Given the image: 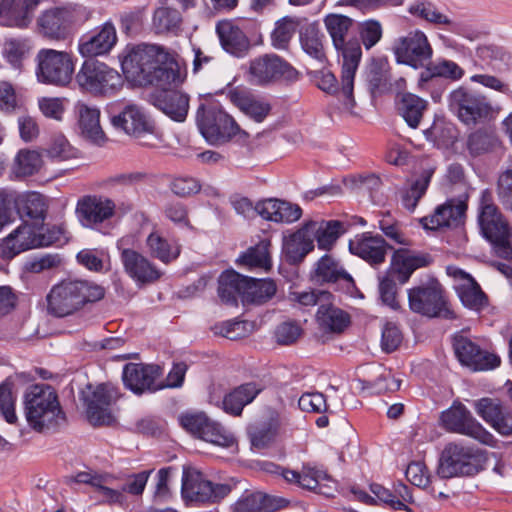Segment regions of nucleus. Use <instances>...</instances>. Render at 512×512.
Wrapping results in <instances>:
<instances>
[{
	"instance_id": "21",
	"label": "nucleus",
	"mask_w": 512,
	"mask_h": 512,
	"mask_svg": "<svg viewBox=\"0 0 512 512\" xmlns=\"http://www.w3.org/2000/svg\"><path fill=\"white\" fill-rule=\"evenodd\" d=\"M118 388L111 384H100L85 397L86 413L93 425L110 424L113 416L110 406L119 398Z\"/></svg>"
},
{
	"instance_id": "43",
	"label": "nucleus",
	"mask_w": 512,
	"mask_h": 512,
	"mask_svg": "<svg viewBox=\"0 0 512 512\" xmlns=\"http://www.w3.org/2000/svg\"><path fill=\"white\" fill-rule=\"evenodd\" d=\"M78 124L81 135L95 144H101L105 135L100 125V110L84 103L77 105Z\"/></svg>"
},
{
	"instance_id": "40",
	"label": "nucleus",
	"mask_w": 512,
	"mask_h": 512,
	"mask_svg": "<svg viewBox=\"0 0 512 512\" xmlns=\"http://www.w3.org/2000/svg\"><path fill=\"white\" fill-rule=\"evenodd\" d=\"M313 226L315 225L305 223L299 230L285 238L283 253L289 263L301 262L314 249L313 238L309 233V228Z\"/></svg>"
},
{
	"instance_id": "31",
	"label": "nucleus",
	"mask_w": 512,
	"mask_h": 512,
	"mask_svg": "<svg viewBox=\"0 0 512 512\" xmlns=\"http://www.w3.org/2000/svg\"><path fill=\"white\" fill-rule=\"evenodd\" d=\"M391 248L380 235L365 232L349 241V250L371 265H379L385 261L387 249Z\"/></svg>"
},
{
	"instance_id": "6",
	"label": "nucleus",
	"mask_w": 512,
	"mask_h": 512,
	"mask_svg": "<svg viewBox=\"0 0 512 512\" xmlns=\"http://www.w3.org/2000/svg\"><path fill=\"white\" fill-rule=\"evenodd\" d=\"M433 262L431 255L427 253H412L407 249L396 250L391 259L390 269L379 283L381 301L396 310L400 307L397 301L398 286L405 284L413 272L419 268L427 267Z\"/></svg>"
},
{
	"instance_id": "44",
	"label": "nucleus",
	"mask_w": 512,
	"mask_h": 512,
	"mask_svg": "<svg viewBox=\"0 0 512 512\" xmlns=\"http://www.w3.org/2000/svg\"><path fill=\"white\" fill-rule=\"evenodd\" d=\"M306 224H314L309 228V233L313 240L317 241V246L322 250H331L338 238L345 232L343 223L338 220L330 221H308Z\"/></svg>"
},
{
	"instance_id": "53",
	"label": "nucleus",
	"mask_w": 512,
	"mask_h": 512,
	"mask_svg": "<svg viewBox=\"0 0 512 512\" xmlns=\"http://www.w3.org/2000/svg\"><path fill=\"white\" fill-rule=\"evenodd\" d=\"M231 512H269L267 496L260 491L245 490L231 506Z\"/></svg>"
},
{
	"instance_id": "18",
	"label": "nucleus",
	"mask_w": 512,
	"mask_h": 512,
	"mask_svg": "<svg viewBox=\"0 0 512 512\" xmlns=\"http://www.w3.org/2000/svg\"><path fill=\"white\" fill-rule=\"evenodd\" d=\"M454 354L458 361L474 371H482L496 368L500 365V358L488 353L463 332H458L452 337Z\"/></svg>"
},
{
	"instance_id": "41",
	"label": "nucleus",
	"mask_w": 512,
	"mask_h": 512,
	"mask_svg": "<svg viewBox=\"0 0 512 512\" xmlns=\"http://www.w3.org/2000/svg\"><path fill=\"white\" fill-rule=\"evenodd\" d=\"M246 285L247 276L226 270L218 278V296L227 305H237L239 298L244 303Z\"/></svg>"
},
{
	"instance_id": "48",
	"label": "nucleus",
	"mask_w": 512,
	"mask_h": 512,
	"mask_svg": "<svg viewBox=\"0 0 512 512\" xmlns=\"http://www.w3.org/2000/svg\"><path fill=\"white\" fill-rule=\"evenodd\" d=\"M276 291L277 286L272 279H256L247 277L244 303L255 305L265 304L275 296Z\"/></svg>"
},
{
	"instance_id": "58",
	"label": "nucleus",
	"mask_w": 512,
	"mask_h": 512,
	"mask_svg": "<svg viewBox=\"0 0 512 512\" xmlns=\"http://www.w3.org/2000/svg\"><path fill=\"white\" fill-rule=\"evenodd\" d=\"M42 165V159L38 152L33 150H20L15 158V172L20 176H31Z\"/></svg>"
},
{
	"instance_id": "19",
	"label": "nucleus",
	"mask_w": 512,
	"mask_h": 512,
	"mask_svg": "<svg viewBox=\"0 0 512 512\" xmlns=\"http://www.w3.org/2000/svg\"><path fill=\"white\" fill-rule=\"evenodd\" d=\"M162 375V368L155 364L127 363L123 367L124 386L136 395L162 390L157 379Z\"/></svg>"
},
{
	"instance_id": "9",
	"label": "nucleus",
	"mask_w": 512,
	"mask_h": 512,
	"mask_svg": "<svg viewBox=\"0 0 512 512\" xmlns=\"http://www.w3.org/2000/svg\"><path fill=\"white\" fill-rule=\"evenodd\" d=\"M232 486L227 483H214L197 469L184 468L181 496L189 505L217 503L227 497Z\"/></svg>"
},
{
	"instance_id": "12",
	"label": "nucleus",
	"mask_w": 512,
	"mask_h": 512,
	"mask_svg": "<svg viewBox=\"0 0 512 512\" xmlns=\"http://www.w3.org/2000/svg\"><path fill=\"white\" fill-rule=\"evenodd\" d=\"M249 81L258 86H269L279 82L294 83L300 73L277 54H264L250 61Z\"/></svg>"
},
{
	"instance_id": "52",
	"label": "nucleus",
	"mask_w": 512,
	"mask_h": 512,
	"mask_svg": "<svg viewBox=\"0 0 512 512\" xmlns=\"http://www.w3.org/2000/svg\"><path fill=\"white\" fill-rule=\"evenodd\" d=\"M433 174V168L424 169L420 176L413 181L409 189L402 193V205L407 210L414 211L419 200L426 193Z\"/></svg>"
},
{
	"instance_id": "63",
	"label": "nucleus",
	"mask_w": 512,
	"mask_h": 512,
	"mask_svg": "<svg viewBox=\"0 0 512 512\" xmlns=\"http://www.w3.org/2000/svg\"><path fill=\"white\" fill-rule=\"evenodd\" d=\"M497 195L503 207L512 211V158L508 168L499 176Z\"/></svg>"
},
{
	"instance_id": "3",
	"label": "nucleus",
	"mask_w": 512,
	"mask_h": 512,
	"mask_svg": "<svg viewBox=\"0 0 512 512\" xmlns=\"http://www.w3.org/2000/svg\"><path fill=\"white\" fill-rule=\"evenodd\" d=\"M24 412L28 425L37 432L55 430L66 420L58 394L48 384H35L27 388Z\"/></svg>"
},
{
	"instance_id": "4",
	"label": "nucleus",
	"mask_w": 512,
	"mask_h": 512,
	"mask_svg": "<svg viewBox=\"0 0 512 512\" xmlns=\"http://www.w3.org/2000/svg\"><path fill=\"white\" fill-rule=\"evenodd\" d=\"M104 296V287L95 282L67 279L52 287L47 295V309L51 315L66 317L88 303L100 301Z\"/></svg>"
},
{
	"instance_id": "39",
	"label": "nucleus",
	"mask_w": 512,
	"mask_h": 512,
	"mask_svg": "<svg viewBox=\"0 0 512 512\" xmlns=\"http://www.w3.org/2000/svg\"><path fill=\"white\" fill-rule=\"evenodd\" d=\"M228 97L235 106L258 123L263 122L271 111L269 102L258 99L243 89L230 90Z\"/></svg>"
},
{
	"instance_id": "37",
	"label": "nucleus",
	"mask_w": 512,
	"mask_h": 512,
	"mask_svg": "<svg viewBox=\"0 0 512 512\" xmlns=\"http://www.w3.org/2000/svg\"><path fill=\"white\" fill-rule=\"evenodd\" d=\"M316 322L324 333L341 334L350 325L351 317L330 299L325 303L321 302L316 313Z\"/></svg>"
},
{
	"instance_id": "59",
	"label": "nucleus",
	"mask_w": 512,
	"mask_h": 512,
	"mask_svg": "<svg viewBox=\"0 0 512 512\" xmlns=\"http://www.w3.org/2000/svg\"><path fill=\"white\" fill-rule=\"evenodd\" d=\"M36 229L39 248L50 245H62L67 241L66 229L62 224L47 225L46 227L43 224H39L36 225Z\"/></svg>"
},
{
	"instance_id": "25",
	"label": "nucleus",
	"mask_w": 512,
	"mask_h": 512,
	"mask_svg": "<svg viewBox=\"0 0 512 512\" xmlns=\"http://www.w3.org/2000/svg\"><path fill=\"white\" fill-rule=\"evenodd\" d=\"M120 250L121 262L125 272L134 280L141 283H150L161 277L157 267L139 252L125 247V239L117 242Z\"/></svg>"
},
{
	"instance_id": "23",
	"label": "nucleus",
	"mask_w": 512,
	"mask_h": 512,
	"mask_svg": "<svg viewBox=\"0 0 512 512\" xmlns=\"http://www.w3.org/2000/svg\"><path fill=\"white\" fill-rule=\"evenodd\" d=\"M178 86L158 87L160 90L150 93L148 101L171 119L182 122L188 114L189 96L176 90Z\"/></svg>"
},
{
	"instance_id": "22",
	"label": "nucleus",
	"mask_w": 512,
	"mask_h": 512,
	"mask_svg": "<svg viewBox=\"0 0 512 512\" xmlns=\"http://www.w3.org/2000/svg\"><path fill=\"white\" fill-rule=\"evenodd\" d=\"M314 279L321 284H332L337 290L350 296H354L357 291L352 276L329 254H325L316 262Z\"/></svg>"
},
{
	"instance_id": "33",
	"label": "nucleus",
	"mask_w": 512,
	"mask_h": 512,
	"mask_svg": "<svg viewBox=\"0 0 512 512\" xmlns=\"http://www.w3.org/2000/svg\"><path fill=\"white\" fill-rule=\"evenodd\" d=\"M74 20L73 12L67 7H56L44 11L38 18L40 32L50 39H64Z\"/></svg>"
},
{
	"instance_id": "55",
	"label": "nucleus",
	"mask_w": 512,
	"mask_h": 512,
	"mask_svg": "<svg viewBox=\"0 0 512 512\" xmlns=\"http://www.w3.org/2000/svg\"><path fill=\"white\" fill-rule=\"evenodd\" d=\"M408 12L435 25H452V21L446 15L439 12L436 6L429 1H418L411 4Z\"/></svg>"
},
{
	"instance_id": "35",
	"label": "nucleus",
	"mask_w": 512,
	"mask_h": 512,
	"mask_svg": "<svg viewBox=\"0 0 512 512\" xmlns=\"http://www.w3.org/2000/svg\"><path fill=\"white\" fill-rule=\"evenodd\" d=\"M216 33L222 48L236 57L245 56L250 47V40L243 30L231 20H222L216 24Z\"/></svg>"
},
{
	"instance_id": "15",
	"label": "nucleus",
	"mask_w": 512,
	"mask_h": 512,
	"mask_svg": "<svg viewBox=\"0 0 512 512\" xmlns=\"http://www.w3.org/2000/svg\"><path fill=\"white\" fill-rule=\"evenodd\" d=\"M410 309L418 314L445 319L454 318V313L447 307L442 289L438 283L413 287L408 290Z\"/></svg>"
},
{
	"instance_id": "32",
	"label": "nucleus",
	"mask_w": 512,
	"mask_h": 512,
	"mask_svg": "<svg viewBox=\"0 0 512 512\" xmlns=\"http://www.w3.org/2000/svg\"><path fill=\"white\" fill-rule=\"evenodd\" d=\"M467 206L453 199L437 206L433 214L421 218L420 223L427 230L456 227L462 223Z\"/></svg>"
},
{
	"instance_id": "45",
	"label": "nucleus",
	"mask_w": 512,
	"mask_h": 512,
	"mask_svg": "<svg viewBox=\"0 0 512 512\" xmlns=\"http://www.w3.org/2000/svg\"><path fill=\"white\" fill-rule=\"evenodd\" d=\"M476 54L478 60L482 63V68L502 73L512 67V55L503 47L495 45L480 46L477 48Z\"/></svg>"
},
{
	"instance_id": "42",
	"label": "nucleus",
	"mask_w": 512,
	"mask_h": 512,
	"mask_svg": "<svg viewBox=\"0 0 512 512\" xmlns=\"http://www.w3.org/2000/svg\"><path fill=\"white\" fill-rule=\"evenodd\" d=\"M17 204L20 210V219L28 218L34 223L43 224L48 211L46 197L38 192L20 193L17 191Z\"/></svg>"
},
{
	"instance_id": "7",
	"label": "nucleus",
	"mask_w": 512,
	"mask_h": 512,
	"mask_svg": "<svg viewBox=\"0 0 512 512\" xmlns=\"http://www.w3.org/2000/svg\"><path fill=\"white\" fill-rule=\"evenodd\" d=\"M196 123L201 135L212 145L226 143L238 135L248 137L234 118L213 100H205L199 105Z\"/></svg>"
},
{
	"instance_id": "60",
	"label": "nucleus",
	"mask_w": 512,
	"mask_h": 512,
	"mask_svg": "<svg viewBox=\"0 0 512 512\" xmlns=\"http://www.w3.org/2000/svg\"><path fill=\"white\" fill-rule=\"evenodd\" d=\"M342 62V60L340 59ZM317 86L323 90L324 92L333 94V95H340L343 98L344 104L349 107L353 108L355 106V99L353 95V91L351 92V98L348 97L343 92V84H338V81L335 77V75L330 71H322L320 73V76L317 81Z\"/></svg>"
},
{
	"instance_id": "10",
	"label": "nucleus",
	"mask_w": 512,
	"mask_h": 512,
	"mask_svg": "<svg viewBox=\"0 0 512 512\" xmlns=\"http://www.w3.org/2000/svg\"><path fill=\"white\" fill-rule=\"evenodd\" d=\"M76 82L83 92L98 96H111L123 84L121 75L113 68L95 59L83 62L76 74Z\"/></svg>"
},
{
	"instance_id": "5",
	"label": "nucleus",
	"mask_w": 512,
	"mask_h": 512,
	"mask_svg": "<svg viewBox=\"0 0 512 512\" xmlns=\"http://www.w3.org/2000/svg\"><path fill=\"white\" fill-rule=\"evenodd\" d=\"M477 223L481 235L491 243L495 254L512 260V229L506 217L494 203L492 192H481L478 204Z\"/></svg>"
},
{
	"instance_id": "64",
	"label": "nucleus",
	"mask_w": 512,
	"mask_h": 512,
	"mask_svg": "<svg viewBox=\"0 0 512 512\" xmlns=\"http://www.w3.org/2000/svg\"><path fill=\"white\" fill-rule=\"evenodd\" d=\"M46 152L50 158L59 161L71 159L77 155V150L70 145L63 135L55 136Z\"/></svg>"
},
{
	"instance_id": "20",
	"label": "nucleus",
	"mask_w": 512,
	"mask_h": 512,
	"mask_svg": "<svg viewBox=\"0 0 512 512\" xmlns=\"http://www.w3.org/2000/svg\"><path fill=\"white\" fill-rule=\"evenodd\" d=\"M446 271L458 281L454 288L465 308L480 313L488 307V296L470 274L456 266H447Z\"/></svg>"
},
{
	"instance_id": "50",
	"label": "nucleus",
	"mask_w": 512,
	"mask_h": 512,
	"mask_svg": "<svg viewBox=\"0 0 512 512\" xmlns=\"http://www.w3.org/2000/svg\"><path fill=\"white\" fill-rule=\"evenodd\" d=\"M270 241L260 240L256 245L247 249L239 258L240 264L249 268H260L265 271L271 268V257L269 252Z\"/></svg>"
},
{
	"instance_id": "51",
	"label": "nucleus",
	"mask_w": 512,
	"mask_h": 512,
	"mask_svg": "<svg viewBox=\"0 0 512 512\" xmlns=\"http://www.w3.org/2000/svg\"><path fill=\"white\" fill-rule=\"evenodd\" d=\"M500 141L493 131L479 129L471 133L467 140V148L474 157L495 151Z\"/></svg>"
},
{
	"instance_id": "28",
	"label": "nucleus",
	"mask_w": 512,
	"mask_h": 512,
	"mask_svg": "<svg viewBox=\"0 0 512 512\" xmlns=\"http://www.w3.org/2000/svg\"><path fill=\"white\" fill-rule=\"evenodd\" d=\"M110 122L116 128L123 130L126 134L136 138H141L146 134L154 133V125L142 112L134 105H126L117 113L110 112Z\"/></svg>"
},
{
	"instance_id": "56",
	"label": "nucleus",
	"mask_w": 512,
	"mask_h": 512,
	"mask_svg": "<svg viewBox=\"0 0 512 512\" xmlns=\"http://www.w3.org/2000/svg\"><path fill=\"white\" fill-rule=\"evenodd\" d=\"M300 43L302 49L311 57L317 60H323L325 57L322 44V35L314 26L304 28L300 33Z\"/></svg>"
},
{
	"instance_id": "8",
	"label": "nucleus",
	"mask_w": 512,
	"mask_h": 512,
	"mask_svg": "<svg viewBox=\"0 0 512 512\" xmlns=\"http://www.w3.org/2000/svg\"><path fill=\"white\" fill-rule=\"evenodd\" d=\"M484 450L461 442L448 443L441 454L437 473L441 478L474 476L484 469Z\"/></svg>"
},
{
	"instance_id": "29",
	"label": "nucleus",
	"mask_w": 512,
	"mask_h": 512,
	"mask_svg": "<svg viewBox=\"0 0 512 512\" xmlns=\"http://www.w3.org/2000/svg\"><path fill=\"white\" fill-rule=\"evenodd\" d=\"M117 35L112 23L107 22L99 29L84 34L79 39V53L88 59L108 53L116 44Z\"/></svg>"
},
{
	"instance_id": "13",
	"label": "nucleus",
	"mask_w": 512,
	"mask_h": 512,
	"mask_svg": "<svg viewBox=\"0 0 512 512\" xmlns=\"http://www.w3.org/2000/svg\"><path fill=\"white\" fill-rule=\"evenodd\" d=\"M178 421L185 431L203 441L221 447H230L235 443L232 433L203 412L182 413Z\"/></svg>"
},
{
	"instance_id": "54",
	"label": "nucleus",
	"mask_w": 512,
	"mask_h": 512,
	"mask_svg": "<svg viewBox=\"0 0 512 512\" xmlns=\"http://www.w3.org/2000/svg\"><path fill=\"white\" fill-rule=\"evenodd\" d=\"M20 218L16 190L0 191V232L3 228Z\"/></svg>"
},
{
	"instance_id": "61",
	"label": "nucleus",
	"mask_w": 512,
	"mask_h": 512,
	"mask_svg": "<svg viewBox=\"0 0 512 512\" xmlns=\"http://www.w3.org/2000/svg\"><path fill=\"white\" fill-rule=\"evenodd\" d=\"M219 334L230 340H237L246 337L252 330V323L249 321L232 319L222 322L219 326Z\"/></svg>"
},
{
	"instance_id": "16",
	"label": "nucleus",
	"mask_w": 512,
	"mask_h": 512,
	"mask_svg": "<svg viewBox=\"0 0 512 512\" xmlns=\"http://www.w3.org/2000/svg\"><path fill=\"white\" fill-rule=\"evenodd\" d=\"M392 51L397 63L408 65L414 69L424 67L433 55V49L427 36L420 30L410 31L407 35L395 39Z\"/></svg>"
},
{
	"instance_id": "49",
	"label": "nucleus",
	"mask_w": 512,
	"mask_h": 512,
	"mask_svg": "<svg viewBox=\"0 0 512 512\" xmlns=\"http://www.w3.org/2000/svg\"><path fill=\"white\" fill-rule=\"evenodd\" d=\"M182 16L171 7L157 8L152 17V28L156 34L177 33L180 30Z\"/></svg>"
},
{
	"instance_id": "34",
	"label": "nucleus",
	"mask_w": 512,
	"mask_h": 512,
	"mask_svg": "<svg viewBox=\"0 0 512 512\" xmlns=\"http://www.w3.org/2000/svg\"><path fill=\"white\" fill-rule=\"evenodd\" d=\"M38 0H0V23L7 27L27 28Z\"/></svg>"
},
{
	"instance_id": "1",
	"label": "nucleus",
	"mask_w": 512,
	"mask_h": 512,
	"mask_svg": "<svg viewBox=\"0 0 512 512\" xmlns=\"http://www.w3.org/2000/svg\"><path fill=\"white\" fill-rule=\"evenodd\" d=\"M121 67L127 80L136 86L181 85L185 77L174 56L155 44L128 45L123 51Z\"/></svg>"
},
{
	"instance_id": "47",
	"label": "nucleus",
	"mask_w": 512,
	"mask_h": 512,
	"mask_svg": "<svg viewBox=\"0 0 512 512\" xmlns=\"http://www.w3.org/2000/svg\"><path fill=\"white\" fill-rule=\"evenodd\" d=\"M427 107L428 102L426 100L412 93H404L397 103L399 114L413 129L419 126Z\"/></svg>"
},
{
	"instance_id": "46",
	"label": "nucleus",
	"mask_w": 512,
	"mask_h": 512,
	"mask_svg": "<svg viewBox=\"0 0 512 512\" xmlns=\"http://www.w3.org/2000/svg\"><path fill=\"white\" fill-rule=\"evenodd\" d=\"M149 254L164 264H169L180 255V247L164 237L159 231L151 232L146 239Z\"/></svg>"
},
{
	"instance_id": "24",
	"label": "nucleus",
	"mask_w": 512,
	"mask_h": 512,
	"mask_svg": "<svg viewBox=\"0 0 512 512\" xmlns=\"http://www.w3.org/2000/svg\"><path fill=\"white\" fill-rule=\"evenodd\" d=\"M116 205L113 200L102 196H85L76 206V213L81 224L88 228H96L115 214Z\"/></svg>"
},
{
	"instance_id": "36",
	"label": "nucleus",
	"mask_w": 512,
	"mask_h": 512,
	"mask_svg": "<svg viewBox=\"0 0 512 512\" xmlns=\"http://www.w3.org/2000/svg\"><path fill=\"white\" fill-rule=\"evenodd\" d=\"M256 209L263 219L276 223H293L302 216L299 205L274 198L257 202Z\"/></svg>"
},
{
	"instance_id": "38",
	"label": "nucleus",
	"mask_w": 512,
	"mask_h": 512,
	"mask_svg": "<svg viewBox=\"0 0 512 512\" xmlns=\"http://www.w3.org/2000/svg\"><path fill=\"white\" fill-rule=\"evenodd\" d=\"M263 389V385L258 382L241 384L225 394L222 400V409L227 414L240 416L243 408L252 403Z\"/></svg>"
},
{
	"instance_id": "62",
	"label": "nucleus",
	"mask_w": 512,
	"mask_h": 512,
	"mask_svg": "<svg viewBox=\"0 0 512 512\" xmlns=\"http://www.w3.org/2000/svg\"><path fill=\"white\" fill-rule=\"evenodd\" d=\"M295 33V27L291 21L283 19L276 23L271 33V43L276 49H286Z\"/></svg>"
},
{
	"instance_id": "17",
	"label": "nucleus",
	"mask_w": 512,
	"mask_h": 512,
	"mask_svg": "<svg viewBox=\"0 0 512 512\" xmlns=\"http://www.w3.org/2000/svg\"><path fill=\"white\" fill-rule=\"evenodd\" d=\"M38 80L45 84L65 86L72 78L74 66L69 54L48 49L38 55Z\"/></svg>"
},
{
	"instance_id": "30",
	"label": "nucleus",
	"mask_w": 512,
	"mask_h": 512,
	"mask_svg": "<svg viewBox=\"0 0 512 512\" xmlns=\"http://www.w3.org/2000/svg\"><path fill=\"white\" fill-rule=\"evenodd\" d=\"M264 469L269 473L280 475L289 484H295L307 490H315L321 481L330 479V476L325 471L310 464H304L301 471L292 470L273 463H265Z\"/></svg>"
},
{
	"instance_id": "27",
	"label": "nucleus",
	"mask_w": 512,
	"mask_h": 512,
	"mask_svg": "<svg viewBox=\"0 0 512 512\" xmlns=\"http://www.w3.org/2000/svg\"><path fill=\"white\" fill-rule=\"evenodd\" d=\"M476 413L503 436L512 434V412L500 400L484 397L474 402Z\"/></svg>"
},
{
	"instance_id": "14",
	"label": "nucleus",
	"mask_w": 512,
	"mask_h": 512,
	"mask_svg": "<svg viewBox=\"0 0 512 512\" xmlns=\"http://www.w3.org/2000/svg\"><path fill=\"white\" fill-rule=\"evenodd\" d=\"M442 425L446 430L468 437L494 447L496 440L471 414L462 403H454L443 411L440 416Z\"/></svg>"
},
{
	"instance_id": "11",
	"label": "nucleus",
	"mask_w": 512,
	"mask_h": 512,
	"mask_svg": "<svg viewBox=\"0 0 512 512\" xmlns=\"http://www.w3.org/2000/svg\"><path fill=\"white\" fill-rule=\"evenodd\" d=\"M448 108L466 125L485 121L492 114V106L488 99L465 86H460L449 93Z\"/></svg>"
},
{
	"instance_id": "57",
	"label": "nucleus",
	"mask_w": 512,
	"mask_h": 512,
	"mask_svg": "<svg viewBox=\"0 0 512 512\" xmlns=\"http://www.w3.org/2000/svg\"><path fill=\"white\" fill-rule=\"evenodd\" d=\"M358 38L360 37L361 42L366 50H370L374 47L383 36V28L381 23L375 19L365 20L356 25Z\"/></svg>"
},
{
	"instance_id": "2",
	"label": "nucleus",
	"mask_w": 512,
	"mask_h": 512,
	"mask_svg": "<svg viewBox=\"0 0 512 512\" xmlns=\"http://www.w3.org/2000/svg\"><path fill=\"white\" fill-rule=\"evenodd\" d=\"M323 22L337 52L338 60H342L343 92L351 98L355 74L362 58L357 22L337 13L327 14Z\"/></svg>"
},
{
	"instance_id": "26",
	"label": "nucleus",
	"mask_w": 512,
	"mask_h": 512,
	"mask_svg": "<svg viewBox=\"0 0 512 512\" xmlns=\"http://www.w3.org/2000/svg\"><path fill=\"white\" fill-rule=\"evenodd\" d=\"M36 248H39L36 225L24 221L1 241L0 258L10 260Z\"/></svg>"
}]
</instances>
